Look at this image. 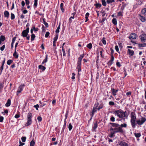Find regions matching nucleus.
<instances>
[{"label": "nucleus", "instance_id": "nucleus-29", "mask_svg": "<svg viewBox=\"0 0 146 146\" xmlns=\"http://www.w3.org/2000/svg\"><path fill=\"white\" fill-rule=\"evenodd\" d=\"M100 49L101 50L100 51L101 56L102 58H103L104 57V56L102 54V53L104 51V50L102 48H101Z\"/></svg>", "mask_w": 146, "mask_h": 146}, {"label": "nucleus", "instance_id": "nucleus-9", "mask_svg": "<svg viewBox=\"0 0 146 146\" xmlns=\"http://www.w3.org/2000/svg\"><path fill=\"white\" fill-rule=\"evenodd\" d=\"M114 58L113 55L111 56V58L110 60L107 63V64L109 67H110L113 63Z\"/></svg>", "mask_w": 146, "mask_h": 146}, {"label": "nucleus", "instance_id": "nucleus-35", "mask_svg": "<svg viewBox=\"0 0 146 146\" xmlns=\"http://www.w3.org/2000/svg\"><path fill=\"white\" fill-rule=\"evenodd\" d=\"M13 62V61L12 60H7V64L8 65H10Z\"/></svg>", "mask_w": 146, "mask_h": 146}, {"label": "nucleus", "instance_id": "nucleus-61", "mask_svg": "<svg viewBox=\"0 0 146 146\" xmlns=\"http://www.w3.org/2000/svg\"><path fill=\"white\" fill-rule=\"evenodd\" d=\"M3 67H4V66L2 65L1 66V67L0 68V71H1V72L0 73V74L2 72L3 69Z\"/></svg>", "mask_w": 146, "mask_h": 146}, {"label": "nucleus", "instance_id": "nucleus-1", "mask_svg": "<svg viewBox=\"0 0 146 146\" xmlns=\"http://www.w3.org/2000/svg\"><path fill=\"white\" fill-rule=\"evenodd\" d=\"M110 124L111 125L112 127H115L119 132V133H124V131L122 129L123 127L126 128L127 125L126 123L121 124L119 125V124L114 123H110Z\"/></svg>", "mask_w": 146, "mask_h": 146}, {"label": "nucleus", "instance_id": "nucleus-23", "mask_svg": "<svg viewBox=\"0 0 146 146\" xmlns=\"http://www.w3.org/2000/svg\"><path fill=\"white\" fill-rule=\"evenodd\" d=\"M38 68L40 70H42V71L44 70L46 68L44 66L41 65L39 66Z\"/></svg>", "mask_w": 146, "mask_h": 146}, {"label": "nucleus", "instance_id": "nucleus-15", "mask_svg": "<svg viewBox=\"0 0 146 146\" xmlns=\"http://www.w3.org/2000/svg\"><path fill=\"white\" fill-rule=\"evenodd\" d=\"M134 51L133 50H131L130 49H128L127 51V53L130 56H132L134 54Z\"/></svg>", "mask_w": 146, "mask_h": 146}, {"label": "nucleus", "instance_id": "nucleus-59", "mask_svg": "<svg viewBox=\"0 0 146 146\" xmlns=\"http://www.w3.org/2000/svg\"><path fill=\"white\" fill-rule=\"evenodd\" d=\"M101 13L103 14L102 15V17H104L106 14V13H105V11H101Z\"/></svg>", "mask_w": 146, "mask_h": 146}, {"label": "nucleus", "instance_id": "nucleus-49", "mask_svg": "<svg viewBox=\"0 0 146 146\" xmlns=\"http://www.w3.org/2000/svg\"><path fill=\"white\" fill-rule=\"evenodd\" d=\"M66 120H64L63 127V129H63V131H64V129L66 127Z\"/></svg>", "mask_w": 146, "mask_h": 146}, {"label": "nucleus", "instance_id": "nucleus-40", "mask_svg": "<svg viewBox=\"0 0 146 146\" xmlns=\"http://www.w3.org/2000/svg\"><path fill=\"white\" fill-rule=\"evenodd\" d=\"M110 121L112 122H114L115 121V118L113 116H111V118H110Z\"/></svg>", "mask_w": 146, "mask_h": 146}, {"label": "nucleus", "instance_id": "nucleus-20", "mask_svg": "<svg viewBox=\"0 0 146 146\" xmlns=\"http://www.w3.org/2000/svg\"><path fill=\"white\" fill-rule=\"evenodd\" d=\"M138 45V47L139 48H141L142 47H144L146 46V43H143V44H141V43H137Z\"/></svg>", "mask_w": 146, "mask_h": 146}, {"label": "nucleus", "instance_id": "nucleus-51", "mask_svg": "<svg viewBox=\"0 0 146 146\" xmlns=\"http://www.w3.org/2000/svg\"><path fill=\"white\" fill-rule=\"evenodd\" d=\"M116 65L117 66L119 67H120L121 66V65L120 64V63L119 62H116Z\"/></svg>", "mask_w": 146, "mask_h": 146}, {"label": "nucleus", "instance_id": "nucleus-17", "mask_svg": "<svg viewBox=\"0 0 146 146\" xmlns=\"http://www.w3.org/2000/svg\"><path fill=\"white\" fill-rule=\"evenodd\" d=\"M98 126V124L97 123V122L96 121L94 124L93 126L92 127V129L93 130V131H95L96 129L97 128Z\"/></svg>", "mask_w": 146, "mask_h": 146}, {"label": "nucleus", "instance_id": "nucleus-47", "mask_svg": "<svg viewBox=\"0 0 146 146\" xmlns=\"http://www.w3.org/2000/svg\"><path fill=\"white\" fill-rule=\"evenodd\" d=\"M142 60L143 61V63L144 65H146V59L145 58H143Z\"/></svg>", "mask_w": 146, "mask_h": 146}, {"label": "nucleus", "instance_id": "nucleus-32", "mask_svg": "<svg viewBox=\"0 0 146 146\" xmlns=\"http://www.w3.org/2000/svg\"><path fill=\"white\" fill-rule=\"evenodd\" d=\"M86 46L89 49H91L92 47V44L91 43H90L87 45Z\"/></svg>", "mask_w": 146, "mask_h": 146}, {"label": "nucleus", "instance_id": "nucleus-43", "mask_svg": "<svg viewBox=\"0 0 146 146\" xmlns=\"http://www.w3.org/2000/svg\"><path fill=\"white\" fill-rule=\"evenodd\" d=\"M142 14H145L146 13V8H143L141 11Z\"/></svg>", "mask_w": 146, "mask_h": 146}, {"label": "nucleus", "instance_id": "nucleus-14", "mask_svg": "<svg viewBox=\"0 0 146 146\" xmlns=\"http://www.w3.org/2000/svg\"><path fill=\"white\" fill-rule=\"evenodd\" d=\"M98 108H97V106L95 107L94 106L91 114L92 117L93 116L94 113L97 111V110H98Z\"/></svg>", "mask_w": 146, "mask_h": 146}, {"label": "nucleus", "instance_id": "nucleus-26", "mask_svg": "<svg viewBox=\"0 0 146 146\" xmlns=\"http://www.w3.org/2000/svg\"><path fill=\"white\" fill-rule=\"evenodd\" d=\"M112 22L113 23L114 25H116L117 24V19L116 18H113L112 20Z\"/></svg>", "mask_w": 146, "mask_h": 146}, {"label": "nucleus", "instance_id": "nucleus-55", "mask_svg": "<svg viewBox=\"0 0 146 146\" xmlns=\"http://www.w3.org/2000/svg\"><path fill=\"white\" fill-rule=\"evenodd\" d=\"M42 32H45V27L42 25Z\"/></svg>", "mask_w": 146, "mask_h": 146}, {"label": "nucleus", "instance_id": "nucleus-8", "mask_svg": "<svg viewBox=\"0 0 146 146\" xmlns=\"http://www.w3.org/2000/svg\"><path fill=\"white\" fill-rule=\"evenodd\" d=\"M141 41L145 42L146 40V34L143 33L140 36Z\"/></svg>", "mask_w": 146, "mask_h": 146}, {"label": "nucleus", "instance_id": "nucleus-41", "mask_svg": "<svg viewBox=\"0 0 146 146\" xmlns=\"http://www.w3.org/2000/svg\"><path fill=\"white\" fill-rule=\"evenodd\" d=\"M115 104V103L113 102L110 101L109 102V105L110 106H113Z\"/></svg>", "mask_w": 146, "mask_h": 146}, {"label": "nucleus", "instance_id": "nucleus-38", "mask_svg": "<svg viewBox=\"0 0 146 146\" xmlns=\"http://www.w3.org/2000/svg\"><path fill=\"white\" fill-rule=\"evenodd\" d=\"M60 23L59 25L58 26V27L57 29L55 31V32L56 33H58L59 32V29H60Z\"/></svg>", "mask_w": 146, "mask_h": 146}, {"label": "nucleus", "instance_id": "nucleus-64", "mask_svg": "<svg viewBox=\"0 0 146 146\" xmlns=\"http://www.w3.org/2000/svg\"><path fill=\"white\" fill-rule=\"evenodd\" d=\"M34 107H35V108H36V109L37 110H38V108L39 107V105L38 104H36V105H35L34 106Z\"/></svg>", "mask_w": 146, "mask_h": 146}, {"label": "nucleus", "instance_id": "nucleus-31", "mask_svg": "<svg viewBox=\"0 0 146 146\" xmlns=\"http://www.w3.org/2000/svg\"><path fill=\"white\" fill-rule=\"evenodd\" d=\"M134 135H135V136L137 138H139V137H140L141 135V134L140 133H134Z\"/></svg>", "mask_w": 146, "mask_h": 146}, {"label": "nucleus", "instance_id": "nucleus-52", "mask_svg": "<svg viewBox=\"0 0 146 146\" xmlns=\"http://www.w3.org/2000/svg\"><path fill=\"white\" fill-rule=\"evenodd\" d=\"M110 50H111V56L113 55V54L114 53V50L112 48H110Z\"/></svg>", "mask_w": 146, "mask_h": 146}, {"label": "nucleus", "instance_id": "nucleus-54", "mask_svg": "<svg viewBox=\"0 0 146 146\" xmlns=\"http://www.w3.org/2000/svg\"><path fill=\"white\" fill-rule=\"evenodd\" d=\"M56 42H53V46L54 47L53 48L54 49H56Z\"/></svg>", "mask_w": 146, "mask_h": 146}, {"label": "nucleus", "instance_id": "nucleus-46", "mask_svg": "<svg viewBox=\"0 0 146 146\" xmlns=\"http://www.w3.org/2000/svg\"><path fill=\"white\" fill-rule=\"evenodd\" d=\"M26 139V137H21L22 141L23 142H25Z\"/></svg>", "mask_w": 146, "mask_h": 146}, {"label": "nucleus", "instance_id": "nucleus-13", "mask_svg": "<svg viewBox=\"0 0 146 146\" xmlns=\"http://www.w3.org/2000/svg\"><path fill=\"white\" fill-rule=\"evenodd\" d=\"M118 91V89L115 90L114 88H111V91L112 94L114 96H115L117 95V93Z\"/></svg>", "mask_w": 146, "mask_h": 146}, {"label": "nucleus", "instance_id": "nucleus-10", "mask_svg": "<svg viewBox=\"0 0 146 146\" xmlns=\"http://www.w3.org/2000/svg\"><path fill=\"white\" fill-rule=\"evenodd\" d=\"M118 145L120 146H131L130 144L122 141H120Z\"/></svg>", "mask_w": 146, "mask_h": 146}, {"label": "nucleus", "instance_id": "nucleus-24", "mask_svg": "<svg viewBox=\"0 0 146 146\" xmlns=\"http://www.w3.org/2000/svg\"><path fill=\"white\" fill-rule=\"evenodd\" d=\"M104 105L103 104V103H102L101 104H100L99 107H98V110L99 111L100 109H102L104 107Z\"/></svg>", "mask_w": 146, "mask_h": 146}, {"label": "nucleus", "instance_id": "nucleus-5", "mask_svg": "<svg viewBox=\"0 0 146 146\" xmlns=\"http://www.w3.org/2000/svg\"><path fill=\"white\" fill-rule=\"evenodd\" d=\"M117 130L116 128H115V127H113L111 126V127L110 129V130L112 131L111 132L110 134L109 135V137L112 138L114 136L115 133H119Z\"/></svg>", "mask_w": 146, "mask_h": 146}, {"label": "nucleus", "instance_id": "nucleus-4", "mask_svg": "<svg viewBox=\"0 0 146 146\" xmlns=\"http://www.w3.org/2000/svg\"><path fill=\"white\" fill-rule=\"evenodd\" d=\"M131 117L130 120V122L132 127L133 128L135 127L136 126V117L135 114V113L132 112L131 113Z\"/></svg>", "mask_w": 146, "mask_h": 146}, {"label": "nucleus", "instance_id": "nucleus-19", "mask_svg": "<svg viewBox=\"0 0 146 146\" xmlns=\"http://www.w3.org/2000/svg\"><path fill=\"white\" fill-rule=\"evenodd\" d=\"M94 6L96 8H100L102 7L101 4L98 3H96L94 4Z\"/></svg>", "mask_w": 146, "mask_h": 146}, {"label": "nucleus", "instance_id": "nucleus-12", "mask_svg": "<svg viewBox=\"0 0 146 146\" xmlns=\"http://www.w3.org/2000/svg\"><path fill=\"white\" fill-rule=\"evenodd\" d=\"M25 86V85L24 84H21L18 88V90L17 91V93H18L17 94L20 93L23 90V87Z\"/></svg>", "mask_w": 146, "mask_h": 146}, {"label": "nucleus", "instance_id": "nucleus-48", "mask_svg": "<svg viewBox=\"0 0 146 146\" xmlns=\"http://www.w3.org/2000/svg\"><path fill=\"white\" fill-rule=\"evenodd\" d=\"M115 49L117 52L118 53H119V48L118 46L117 45H116L115 46Z\"/></svg>", "mask_w": 146, "mask_h": 146}, {"label": "nucleus", "instance_id": "nucleus-45", "mask_svg": "<svg viewBox=\"0 0 146 146\" xmlns=\"http://www.w3.org/2000/svg\"><path fill=\"white\" fill-rule=\"evenodd\" d=\"M38 0H35L34 6L36 7L37 6Z\"/></svg>", "mask_w": 146, "mask_h": 146}, {"label": "nucleus", "instance_id": "nucleus-60", "mask_svg": "<svg viewBox=\"0 0 146 146\" xmlns=\"http://www.w3.org/2000/svg\"><path fill=\"white\" fill-rule=\"evenodd\" d=\"M99 105V103L98 102H96L94 106L95 107L97 106V108H98V106Z\"/></svg>", "mask_w": 146, "mask_h": 146}, {"label": "nucleus", "instance_id": "nucleus-63", "mask_svg": "<svg viewBox=\"0 0 146 146\" xmlns=\"http://www.w3.org/2000/svg\"><path fill=\"white\" fill-rule=\"evenodd\" d=\"M131 92L129 91V92H127L126 93V95L127 96H128L131 95Z\"/></svg>", "mask_w": 146, "mask_h": 146}, {"label": "nucleus", "instance_id": "nucleus-33", "mask_svg": "<svg viewBox=\"0 0 146 146\" xmlns=\"http://www.w3.org/2000/svg\"><path fill=\"white\" fill-rule=\"evenodd\" d=\"M61 47L62 49V51L63 53V56H66V54L65 52V49L64 47L62 46Z\"/></svg>", "mask_w": 146, "mask_h": 146}, {"label": "nucleus", "instance_id": "nucleus-27", "mask_svg": "<svg viewBox=\"0 0 146 146\" xmlns=\"http://www.w3.org/2000/svg\"><path fill=\"white\" fill-rule=\"evenodd\" d=\"M13 56L16 58H17L18 57V55L17 54L16 50H15V52L13 54Z\"/></svg>", "mask_w": 146, "mask_h": 146}, {"label": "nucleus", "instance_id": "nucleus-16", "mask_svg": "<svg viewBox=\"0 0 146 146\" xmlns=\"http://www.w3.org/2000/svg\"><path fill=\"white\" fill-rule=\"evenodd\" d=\"M28 32L25 30L22 32V36L23 37H26L28 34Z\"/></svg>", "mask_w": 146, "mask_h": 146}, {"label": "nucleus", "instance_id": "nucleus-57", "mask_svg": "<svg viewBox=\"0 0 146 146\" xmlns=\"http://www.w3.org/2000/svg\"><path fill=\"white\" fill-rule=\"evenodd\" d=\"M99 56H97V60H96V63L97 65L98 64V62H99Z\"/></svg>", "mask_w": 146, "mask_h": 146}, {"label": "nucleus", "instance_id": "nucleus-36", "mask_svg": "<svg viewBox=\"0 0 146 146\" xmlns=\"http://www.w3.org/2000/svg\"><path fill=\"white\" fill-rule=\"evenodd\" d=\"M123 72L125 74V76L124 77V78L126 76H127V74L126 72V70L125 67L123 68Z\"/></svg>", "mask_w": 146, "mask_h": 146}, {"label": "nucleus", "instance_id": "nucleus-53", "mask_svg": "<svg viewBox=\"0 0 146 146\" xmlns=\"http://www.w3.org/2000/svg\"><path fill=\"white\" fill-rule=\"evenodd\" d=\"M117 15L119 17V16H122L123 15L122 14V13L121 12V11H120V12H119L118 13H117Z\"/></svg>", "mask_w": 146, "mask_h": 146}, {"label": "nucleus", "instance_id": "nucleus-37", "mask_svg": "<svg viewBox=\"0 0 146 146\" xmlns=\"http://www.w3.org/2000/svg\"><path fill=\"white\" fill-rule=\"evenodd\" d=\"M72 126L71 123H70L68 125V129L69 131H71L72 128Z\"/></svg>", "mask_w": 146, "mask_h": 146}, {"label": "nucleus", "instance_id": "nucleus-22", "mask_svg": "<svg viewBox=\"0 0 146 146\" xmlns=\"http://www.w3.org/2000/svg\"><path fill=\"white\" fill-rule=\"evenodd\" d=\"M4 15L5 17L8 18L9 16V13L7 11H5L4 12Z\"/></svg>", "mask_w": 146, "mask_h": 146}, {"label": "nucleus", "instance_id": "nucleus-21", "mask_svg": "<svg viewBox=\"0 0 146 146\" xmlns=\"http://www.w3.org/2000/svg\"><path fill=\"white\" fill-rule=\"evenodd\" d=\"M58 34L56 33L55 35V36L53 38V41L54 42H56L58 38Z\"/></svg>", "mask_w": 146, "mask_h": 146}, {"label": "nucleus", "instance_id": "nucleus-50", "mask_svg": "<svg viewBox=\"0 0 146 146\" xmlns=\"http://www.w3.org/2000/svg\"><path fill=\"white\" fill-rule=\"evenodd\" d=\"M15 16L14 14L13 13H11V19L13 20L15 19Z\"/></svg>", "mask_w": 146, "mask_h": 146}, {"label": "nucleus", "instance_id": "nucleus-2", "mask_svg": "<svg viewBox=\"0 0 146 146\" xmlns=\"http://www.w3.org/2000/svg\"><path fill=\"white\" fill-rule=\"evenodd\" d=\"M114 113L117 115L119 118H123L124 121L125 120V118H124L126 116V111H124L123 110H116L114 111Z\"/></svg>", "mask_w": 146, "mask_h": 146}, {"label": "nucleus", "instance_id": "nucleus-7", "mask_svg": "<svg viewBox=\"0 0 146 146\" xmlns=\"http://www.w3.org/2000/svg\"><path fill=\"white\" fill-rule=\"evenodd\" d=\"M146 121V118L144 117H142L140 119L136 121L137 123L139 125H141L143 124Z\"/></svg>", "mask_w": 146, "mask_h": 146}, {"label": "nucleus", "instance_id": "nucleus-58", "mask_svg": "<svg viewBox=\"0 0 146 146\" xmlns=\"http://www.w3.org/2000/svg\"><path fill=\"white\" fill-rule=\"evenodd\" d=\"M5 45H3L2 47L0 48V50L1 51H3L4 50L5 48Z\"/></svg>", "mask_w": 146, "mask_h": 146}, {"label": "nucleus", "instance_id": "nucleus-42", "mask_svg": "<svg viewBox=\"0 0 146 146\" xmlns=\"http://www.w3.org/2000/svg\"><path fill=\"white\" fill-rule=\"evenodd\" d=\"M35 142L33 140H32L30 142V146H34L35 144Z\"/></svg>", "mask_w": 146, "mask_h": 146}, {"label": "nucleus", "instance_id": "nucleus-11", "mask_svg": "<svg viewBox=\"0 0 146 146\" xmlns=\"http://www.w3.org/2000/svg\"><path fill=\"white\" fill-rule=\"evenodd\" d=\"M137 36V34L134 33H132L131 34V36H129V38L130 39H131V38L133 39H135L136 38Z\"/></svg>", "mask_w": 146, "mask_h": 146}, {"label": "nucleus", "instance_id": "nucleus-34", "mask_svg": "<svg viewBox=\"0 0 146 146\" xmlns=\"http://www.w3.org/2000/svg\"><path fill=\"white\" fill-rule=\"evenodd\" d=\"M67 47V48H66V51L67 52H68V56H70V49L69 48H68L67 47Z\"/></svg>", "mask_w": 146, "mask_h": 146}, {"label": "nucleus", "instance_id": "nucleus-28", "mask_svg": "<svg viewBox=\"0 0 146 146\" xmlns=\"http://www.w3.org/2000/svg\"><path fill=\"white\" fill-rule=\"evenodd\" d=\"M5 39V36L1 35L0 37V40L2 41H4Z\"/></svg>", "mask_w": 146, "mask_h": 146}, {"label": "nucleus", "instance_id": "nucleus-56", "mask_svg": "<svg viewBox=\"0 0 146 146\" xmlns=\"http://www.w3.org/2000/svg\"><path fill=\"white\" fill-rule=\"evenodd\" d=\"M68 111H66V113L65 115V118L64 119V120H66V119H67L68 116Z\"/></svg>", "mask_w": 146, "mask_h": 146}, {"label": "nucleus", "instance_id": "nucleus-62", "mask_svg": "<svg viewBox=\"0 0 146 146\" xmlns=\"http://www.w3.org/2000/svg\"><path fill=\"white\" fill-rule=\"evenodd\" d=\"M4 118L3 116L0 117V122H2L3 121Z\"/></svg>", "mask_w": 146, "mask_h": 146}, {"label": "nucleus", "instance_id": "nucleus-3", "mask_svg": "<svg viewBox=\"0 0 146 146\" xmlns=\"http://www.w3.org/2000/svg\"><path fill=\"white\" fill-rule=\"evenodd\" d=\"M84 54H81L80 57L78 58V61L77 64V68L78 69V75H79V72L81 71V65L82 59L84 57Z\"/></svg>", "mask_w": 146, "mask_h": 146}, {"label": "nucleus", "instance_id": "nucleus-44", "mask_svg": "<svg viewBox=\"0 0 146 146\" xmlns=\"http://www.w3.org/2000/svg\"><path fill=\"white\" fill-rule=\"evenodd\" d=\"M102 42L104 44V45L106 44V41L105 40L104 38H103L102 39Z\"/></svg>", "mask_w": 146, "mask_h": 146}, {"label": "nucleus", "instance_id": "nucleus-6", "mask_svg": "<svg viewBox=\"0 0 146 146\" xmlns=\"http://www.w3.org/2000/svg\"><path fill=\"white\" fill-rule=\"evenodd\" d=\"M32 114L31 112H29L27 114V123L25 124L26 126H28L30 125L32 123Z\"/></svg>", "mask_w": 146, "mask_h": 146}, {"label": "nucleus", "instance_id": "nucleus-25", "mask_svg": "<svg viewBox=\"0 0 146 146\" xmlns=\"http://www.w3.org/2000/svg\"><path fill=\"white\" fill-rule=\"evenodd\" d=\"M11 105V100L9 99H8L7 100V103L5 104V106L6 107H9Z\"/></svg>", "mask_w": 146, "mask_h": 146}, {"label": "nucleus", "instance_id": "nucleus-30", "mask_svg": "<svg viewBox=\"0 0 146 146\" xmlns=\"http://www.w3.org/2000/svg\"><path fill=\"white\" fill-rule=\"evenodd\" d=\"M102 5L104 6H106V2L105 0H102Z\"/></svg>", "mask_w": 146, "mask_h": 146}, {"label": "nucleus", "instance_id": "nucleus-39", "mask_svg": "<svg viewBox=\"0 0 146 146\" xmlns=\"http://www.w3.org/2000/svg\"><path fill=\"white\" fill-rule=\"evenodd\" d=\"M35 37V36L34 34H32L31 36V40L32 41L33 40Z\"/></svg>", "mask_w": 146, "mask_h": 146}, {"label": "nucleus", "instance_id": "nucleus-18", "mask_svg": "<svg viewBox=\"0 0 146 146\" xmlns=\"http://www.w3.org/2000/svg\"><path fill=\"white\" fill-rule=\"evenodd\" d=\"M139 16L140 17V18H139L140 20L143 22H145L146 21V19L143 16H142L141 15H139Z\"/></svg>", "mask_w": 146, "mask_h": 146}]
</instances>
